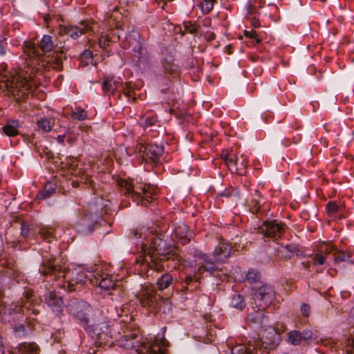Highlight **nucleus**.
Returning <instances> with one entry per match:
<instances>
[{
	"instance_id": "nucleus-1",
	"label": "nucleus",
	"mask_w": 354,
	"mask_h": 354,
	"mask_svg": "<svg viewBox=\"0 0 354 354\" xmlns=\"http://www.w3.org/2000/svg\"><path fill=\"white\" fill-rule=\"evenodd\" d=\"M147 242L142 245L140 257H142V262L149 263L151 269L160 270L161 265L159 262V256L165 257L172 251V246L163 239L160 234H154L149 231L147 234Z\"/></svg>"
},
{
	"instance_id": "nucleus-2",
	"label": "nucleus",
	"mask_w": 354,
	"mask_h": 354,
	"mask_svg": "<svg viewBox=\"0 0 354 354\" xmlns=\"http://www.w3.org/2000/svg\"><path fill=\"white\" fill-rule=\"evenodd\" d=\"M118 185L124 195L131 197L137 204L141 203L142 205H147L149 200L153 198L157 194L155 187L142 182L134 183L127 180H120Z\"/></svg>"
},
{
	"instance_id": "nucleus-3",
	"label": "nucleus",
	"mask_w": 354,
	"mask_h": 354,
	"mask_svg": "<svg viewBox=\"0 0 354 354\" xmlns=\"http://www.w3.org/2000/svg\"><path fill=\"white\" fill-rule=\"evenodd\" d=\"M40 272L43 275H55L56 278H63L67 280V281L73 285L78 283L82 281V277L84 274L80 272L77 274L80 278L70 279L69 274H71L70 270L65 266H61L56 263V260L53 258H45L44 259L43 263L41 266Z\"/></svg>"
},
{
	"instance_id": "nucleus-4",
	"label": "nucleus",
	"mask_w": 354,
	"mask_h": 354,
	"mask_svg": "<svg viewBox=\"0 0 354 354\" xmlns=\"http://www.w3.org/2000/svg\"><path fill=\"white\" fill-rule=\"evenodd\" d=\"M24 71L11 75L6 80V86L14 95L21 93V97H24L32 91L35 81L32 79H27Z\"/></svg>"
},
{
	"instance_id": "nucleus-5",
	"label": "nucleus",
	"mask_w": 354,
	"mask_h": 354,
	"mask_svg": "<svg viewBox=\"0 0 354 354\" xmlns=\"http://www.w3.org/2000/svg\"><path fill=\"white\" fill-rule=\"evenodd\" d=\"M54 48V44L52 39V37L50 35H44L39 44V46H37L35 44L32 42H27L24 46V53L30 57V59H33L31 61L30 64L35 65L38 64L40 65L39 62V57L41 56L40 50L43 53L50 52Z\"/></svg>"
},
{
	"instance_id": "nucleus-6",
	"label": "nucleus",
	"mask_w": 354,
	"mask_h": 354,
	"mask_svg": "<svg viewBox=\"0 0 354 354\" xmlns=\"http://www.w3.org/2000/svg\"><path fill=\"white\" fill-rule=\"evenodd\" d=\"M99 26L93 21H82L80 26H61L59 30L60 35H68L73 39H77L80 35L89 32V35L97 32Z\"/></svg>"
},
{
	"instance_id": "nucleus-7",
	"label": "nucleus",
	"mask_w": 354,
	"mask_h": 354,
	"mask_svg": "<svg viewBox=\"0 0 354 354\" xmlns=\"http://www.w3.org/2000/svg\"><path fill=\"white\" fill-rule=\"evenodd\" d=\"M138 299L142 307L160 308L162 302H168L157 294L153 288L147 287L142 289L138 295Z\"/></svg>"
},
{
	"instance_id": "nucleus-8",
	"label": "nucleus",
	"mask_w": 354,
	"mask_h": 354,
	"mask_svg": "<svg viewBox=\"0 0 354 354\" xmlns=\"http://www.w3.org/2000/svg\"><path fill=\"white\" fill-rule=\"evenodd\" d=\"M280 336L275 328L272 326L263 329L261 331V340L256 342V346H260V354H263L261 348L272 350L275 348L279 344Z\"/></svg>"
},
{
	"instance_id": "nucleus-9",
	"label": "nucleus",
	"mask_w": 354,
	"mask_h": 354,
	"mask_svg": "<svg viewBox=\"0 0 354 354\" xmlns=\"http://www.w3.org/2000/svg\"><path fill=\"white\" fill-rule=\"evenodd\" d=\"M275 298V292L270 285H263L255 292V300L258 310H265L272 303Z\"/></svg>"
},
{
	"instance_id": "nucleus-10",
	"label": "nucleus",
	"mask_w": 354,
	"mask_h": 354,
	"mask_svg": "<svg viewBox=\"0 0 354 354\" xmlns=\"http://www.w3.org/2000/svg\"><path fill=\"white\" fill-rule=\"evenodd\" d=\"M93 337L96 338L100 344H105L113 337L111 326L106 320L97 321L89 326Z\"/></svg>"
},
{
	"instance_id": "nucleus-11",
	"label": "nucleus",
	"mask_w": 354,
	"mask_h": 354,
	"mask_svg": "<svg viewBox=\"0 0 354 354\" xmlns=\"http://www.w3.org/2000/svg\"><path fill=\"white\" fill-rule=\"evenodd\" d=\"M169 342L165 338H162L153 342L142 343V348H136V351L139 354H165Z\"/></svg>"
},
{
	"instance_id": "nucleus-12",
	"label": "nucleus",
	"mask_w": 354,
	"mask_h": 354,
	"mask_svg": "<svg viewBox=\"0 0 354 354\" xmlns=\"http://www.w3.org/2000/svg\"><path fill=\"white\" fill-rule=\"evenodd\" d=\"M259 232L265 237L277 239L284 232V225L276 221H266L259 228Z\"/></svg>"
},
{
	"instance_id": "nucleus-13",
	"label": "nucleus",
	"mask_w": 354,
	"mask_h": 354,
	"mask_svg": "<svg viewBox=\"0 0 354 354\" xmlns=\"http://www.w3.org/2000/svg\"><path fill=\"white\" fill-rule=\"evenodd\" d=\"M138 337V330L136 328L131 331H124V335L117 339V343L119 346L125 349L138 348L140 344L137 339Z\"/></svg>"
},
{
	"instance_id": "nucleus-14",
	"label": "nucleus",
	"mask_w": 354,
	"mask_h": 354,
	"mask_svg": "<svg viewBox=\"0 0 354 354\" xmlns=\"http://www.w3.org/2000/svg\"><path fill=\"white\" fill-rule=\"evenodd\" d=\"M139 151L142 153V158L156 162L163 152V147L156 144H150L139 145Z\"/></svg>"
},
{
	"instance_id": "nucleus-15",
	"label": "nucleus",
	"mask_w": 354,
	"mask_h": 354,
	"mask_svg": "<svg viewBox=\"0 0 354 354\" xmlns=\"http://www.w3.org/2000/svg\"><path fill=\"white\" fill-rule=\"evenodd\" d=\"M70 313L77 319L87 322L88 315L87 311L89 310V306L82 301H73L69 305Z\"/></svg>"
},
{
	"instance_id": "nucleus-16",
	"label": "nucleus",
	"mask_w": 354,
	"mask_h": 354,
	"mask_svg": "<svg viewBox=\"0 0 354 354\" xmlns=\"http://www.w3.org/2000/svg\"><path fill=\"white\" fill-rule=\"evenodd\" d=\"M225 162L231 172L239 175H245L248 165V162L245 158H242L240 166H238V156L236 154L233 153Z\"/></svg>"
},
{
	"instance_id": "nucleus-17",
	"label": "nucleus",
	"mask_w": 354,
	"mask_h": 354,
	"mask_svg": "<svg viewBox=\"0 0 354 354\" xmlns=\"http://www.w3.org/2000/svg\"><path fill=\"white\" fill-rule=\"evenodd\" d=\"M127 41L129 47L136 53V56L140 59L142 55V47L138 31L135 30L131 31L127 37Z\"/></svg>"
},
{
	"instance_id": "nucleus-18",
	"label": "nucleus",
	"mask_w": 354,
	"mask_h": 354,
	"mask_svg": "<svg viewBox=\"0 0 354 354\" xmlns=\"http://www.w3.org/2000/svg\"><path fill=\"white\" fill-rule=\"evenodd\" d=\"M122 86V83L115 80L113 76L105 75L102 81V90L103 92L107 95H113L115 91Z\"/></svg>"
},
{
	"instance_id": "nucleus-19",
	"label": "nucleus",
	"mask_w": 354,
	"mask_h": 354,
	"mask_svg": "<svg viewBox=\"0 0 354 354\" xmlns=\"http://www.w3.org/2000/svg\"><path fill=\"white\" fill-rule=\"evenodd\" d=\"M231 251L232 247L228 243L221 241L214 251V257L216 261H225L230 256Z\"/></svg>"
},
{
	"instance_id": "nucleus-20",
	"label": "nucleus",
	"mask_w": 354,
	"mask_h": 354,
	"mask_svg": "<svg viewBox=\"0 0 354 354\" xmlns=\"http://www.w3.org/2000/svg\"><path fill=\"white\" fill-rule=\"evenodd\" d=\"M46 303L50 306L53 311L57 315L62 312L64 302L61 297L58 296L55 292H50L45 298Z\"/></svg>"
},
{
	"instance_id": "nucleus-21",
	"label": "nucleus",
	"mask_w": 354,
	"mask_h": 354,
	"mask_svg": "<svg viewBox=\"0 0 354 354\" xmlns=\"http://www.w3.org/2000/svg\"><path fill=\"white\" fill-rule=\"evenodd\" d=\"M64 55L62 53L55 52L48 59L41 61V66L49 68L52 67L55 70H61L62 67V59Z\"/></svg>"
},
{
	"instance_id": "nucleus-22",
	"label": "nucleus",
	"mask_w": 354,
	"mask_h": 354,
	"mask_svg": "<svg viewBox=\"0 0 354 354\" xmlns=\"http://www.w3.org/2000/svg\"><path fill=\"white\" fill-rule=\"evenodd\" d=\"M198 268L197 273L202 274L204 271L213 272L216 270L214 263L208 259L205 254H201L198 257Z\"/></svg>"
},
{
	"instance_id": "nucleus-23",
	"label": "nucleus",
	"mask_w": 354,
	"mask_h": 354,
	"mask_svg": "<svg viewBox=\"0 0 354 354\" xmlns=\"http://www.w3.org/2000/svg\"><path fill=\"white\" fill-rule=\"evenodd\" d=\"M18 352L21 354H39V347L34 342L20 344L18 347Z\"/></svg>"
},
{
	"instance_id": "nucleus-24",
	"label": "nucleus",
	"mask_w": 354,
	"mask_h": 354,
	"mask_svg": "<svg viewBox=\"0 0 354 354\" xmlns=\"http://www.w3.org/2000/svg\"><path fill=\"white\" fill-rule=\"evenodd\" d=\"M298 252L296 246L292 245H281L277 249L278 255L281 259H290Z\"/></svg>"
},
{
	"instance_id": "nucleus-25",
	"label": "nucleus",
	"mask_w": 354,
	"mask_h": 354,
	"mask_svg": "<svg viewBox=\"0 0 354 354\" xmlns=\"http://www.w3.org/2000/svg\"><path fill=\"white\" fill-rule=\"evenodd\" d=\"M19 122L17 120H8L3 127V132L8 136L12 137L19 134Z\"/></svg>"
},
{
	"instance_id": "nucleus-26",
	"label": "nucleus",
	"mask_w": 354,
	"mask_h": 354,
	"mask_svg": "<svg viewBox=\"0 0 354 354\" xmlns=\"http://www.w3.org/2000/svg\"><path fill=\"white\" fill-rule=\"evenodd\" d=\"M256 344L254 345L249 344L248 346L240 345L232 348V354H259V350H257Z\"/></svg>"
},
{
	"instance_id": "nucleus-27",
	"label": "nucleus",
	"mask_w": 354,
	"mask_h": 354,
	"mask_svg": "<svg viewBox=\"0 0 354 354\" xmlns=\"http://www.w3.org/2000/svg\"><path fill=\"white\" fill-rule=\"evenodd\" d=\"M261 196L259 191L255 190L252 199L248 202L249 210L252 214H256L261 208Z\"/></svg>"
},
{
	"instance_id": "nucleus-28",
	"label": "nucleus",
	"mask_w": 354,
	"mask_h": 354,
	"mask_svg": "<svg viewBox=\"0 0 354 354\" xmlns=\"http://www.w3.org/2000/svg\"><path fill=\"white\" fill-rule=\"evenodd\" d=\"M174 233L176 236L180 239L182 244H187L189 241L188 237L189 232L187 225L184 224L178 225L176 227Z\"/></svg>"
},
{
	"instance_id": "nucleus-29",
	"label": "nucleus",
	"mask_w": 354,
	"mask_h": 354,
	"mask_svg": "<svg viewBox=\"0 0 354 354\" xmlns=\"http://www.w3.org/2000/svg\"><path fill=\"white\" fill-rule=\"evenodd\" d=\"M99 286L101 288L109 290L110 289H113L115 287L116 282L113 280L112 276L106 274L104 277L102 276L101 277Z\"/></svg>"
},
{
	"instance_id": "nucleus-30",
	"label": "nucleus",
	"mask_w": 354,
	"mask_h": 354,
	"mask_svg": "<svg viewBox=\"0 0 354 354\" xmlns=\"http://www.w3.org/2000/svg\"><path fill=\"white\" fill-rule=\"evenodd\" d=\"M172 281V276L169 273H165L157 281L158 288L160 290H163L167 288L171 284Z\"/></svg>"
},
{
	"instance_id": "nucleus-31",
	"label": "nucleus",
	"mask_w": 354,
	"mask_h": 354,
	"mask_svg": "<svg viewBox=\"0 0 354 354\" xmlns=\"http://www.w3.org/2000/svg\"><path fill=\"white\" fill-rule=\"evenodd\" d=\"M37 130L43 133H48L51 131L53 124L51 122L46 118H41L36 122Z\"/></svg>"
},
{
	"instance_id": "nucleus-32",
	"label": "nucleus",
	"mask_w": 354,
	"mask_h": 354,
	"mask_svg": "<svg viewBox=\"0 0 354 354\" xmlns=\"http://www.w3.org/2000/svg\"><path fill=\"white\" fill-rule=\"evenodd\" d=\"M162 64L166 73H171L176 69V66L174 64V59L171 55L165 57L162 60Z\"/></svg>"
},
{
	"instance_id": "nucleus-33",
	"label": "nucleus",
	"mask_w": 354,
	"mask_h": 354,
	"mask_svg": "<svg viewBox=\"0 0 354 354\" xmlns=\"http://www.w3.org/2000/svg\"><path fill=\"white\" fill-rule=\"evenodd\" d=\"M351 257L352 253L351 252L337 251L334 253V261L335 263L350 262L351 261Z\"/></svg>"
},
{
	"instance_id": "nucleus-34",
	"label": "nucleus",
	"mask_w": 354,
	"mask_h": 354,
	"mask_svg": "<svg viewBox=\"0 0 354 354\" xmlns=\"http://www.w3.org/2000/svg\"><path fill=\"white\" fill-rule=\"evenodd\" d=\"M302 341L301 334L298 330H292L288 333V342L292 345H299Z\"/></svg>"
},
{
	"instance_id": "nucleus-35",
	"label": "nucleus",
	"mask_w": 354,
	"mask_h": 354,
	"mask_svg": "<svg viewBox=\"0 0 354 354\" xmlns=\"http://www.w3.org/2000/svg\"><path fill=\"white\" fill-rule=\"evenodd\" d=\"M261 279V273L255 269H250L246 274V280L250 283L258 282Z\"/></svg>"
},
{
	"instance_id": "nucleus-36",
	"label": "nucleus",
	"mask_w": 354,
	"mask_h": 354,
	"mask_svg": "<svg viewBox=\"0 0 354 354\" xmlns=\"http://www.w3.org/2000/svg\"><path fill=\"white\" fill-rule=\"evenodd\" d=\"M231 305L235 308L242 310L245 306V303L241 295H235L232 298Z\"/></svg>"
},
{
	"instance_id": "nucleus-37",
	"label": "nucleus",
	"mask_w": 354,
	"mask_h": 354,
	"mask_svg": "<svg viewBox=\"0 0 354 354\" xmlns=\"http://www.w3.org/2000/svg\"><path fill=\"white\" fill-rule=\"evenodd\" d=\"M71 118L77 120H85L87 118V113L80 107L75 108L71 113Z\"/></svg>"
},
{
	"instance_id": "nucleus-38",
	"label": "nucleus",
	"mask_w": 354,
	"mask_h": 354,
	"mask_svg": "<svg viewBox=\"0 0 354 354\" xmlns=\"http://www.w3.org/2000/svg\"><path fill=\"white\" fill-rule=\"evenodd\" d=\"M41 237L47 242L50 241V239L53 238V230L48 227H42L39 232Z\"/></svg>"
},
{
	"instance_id": "nucleus-39",
	"label": "nucleus",
	"mask_w": 354,
	"mask_h": 354,
	"mask_svg": "<svg viewBox=\"0 0 354 354\" xmlns=\"http://www.w3.org/2000/svg\"><path fill=\"white\" fill-rule=\"evenodd\" d=\"M122 88L124 94L129 97H132V101H136V93H134V89L131 86V83H127L125 86H121Z\"/></svg>"
},
{
	"instance_id": "nucleus-40",
	"label": "nucleus",
	"mask_w": 354,
	"mask_h": 354,
	"mask_svg": "<svg viewBox=\"0 0 354 354\" xmlns=\"http://www.w3.org/2000/svg\"><path fill=\"white\" fill-rule=\"evenodd\" d=\"M214 0H203L200 4V7L203 13H209L214 7Z\"/></svg>"
},
{
	"instance_id": "nucleus-41",
	"label": "nucleus",
	"mask_w": 354,
	"mask_h": 354,
	"mask_svg": "<svg viewBox=\"0 0 354 354\" xmlns=\"http://www.w3.org/2000/svg\"><path fill=\"white\" fill-rule=\"evenodd\" d=\"M55 187H50L47 188V185H46L44 189L38 194L37 198L39 199H45L46 198H48L55 192Z\"/></svg>"
},
{
	"instance_id": "nucleus-42",
	"label": "nucleus",
	"mask_w": 354,
	"mask_h": 354,
	"mask_svg": "<svg viewBox=\"0 0 354 354\" xmlns=\"http://www.w3.org/2000/svg\"><path fill=\"white\" fill-rule=\"evenodd\" d=\"M200 277L201 274L197 273V270L194 274L187 275L185 279L186 286H185L184 288L188 289V286H190L192 282L198 281L200 279Z\"/></svg>"
},
{
	"instance_id": "nucleus-43",
	"label": "nucleus",
	"mask_w": 354,
	"mask_h": 354,
	"mask_svg": "<svg viewBox=\"0 0 354 354\" xmlns=\"http://www.w3.org/2000/svg\"><path fill=\"white\" fill-rule=\"evenodd\" d=\"M326 261V257L322 254H316L313 258H312V264L315 266H321L323 265L325 263Z\"/></svg>"
},
{
	"instance_id": "nucleus-44",
	"label": "nucleus",
	"mask_w": 354,
	"mask_h": 354,
	"mask_svg": "<svg viewBox=\"0 0 354 354\" xmlns=\"http://www.w3.org/2000/svg\"><path fill=\"white\" fill-rule=\"evenodd\" d=\"M99 218V215L97 214H93L92 212H87L85 213V218L84 219V222L86 223V221H88L91 225L96 223L97 221V219Z\"/></svg>"
},
{
	"instance_id": "nucleus-45",
	"label": "nucleus",
	"mask_w": 354,
	"mask_h": 354,
	"mask_svg": "<svg viewBox=\"0 0 354 354\" xmlns=\"http://www.w3.org/2000/svg\"><path fill=\"white\" fill-rule=\"evenodd\" d=\"M243 34L246 37L254 39L256 44H259L261 41V40L258 37L257 32L254 30H244Z\"/></svg>"
},
{
	"instance_id": "nucleus-46",
	"label": "nucleus",
	"mask_w": 354,
	"mask_h": 354,
	"mask_svg": "<svg viewBox=\"0 0 354 354\" xmlns=\"http://www.w3.org/2000/svg\"><path fill=\"white\" fill-rule=\"evenodd\" d=\"M158 122V119L156 115L148 116L145 120V124H143L145 128L151 127L155 125Z\"/></svg>"
},
{
	"instance_id": "nucleus-47",
	"label": "nucleus",
	"mask_w": 354,
	"mask_h": 354,
	"mask_svg": "<svg viewBox=\"0 0 354 354\" xmlns=\"http://www.w3.org/2000/svg\"><path fill=\"white\" fill-rule=\"evenodd\" d=\"M84 59L86 60L85 65L88 64L89 62H92L93 55H92V52L91 50H86L84 51V53L81 55L80 62L82 64H83Z\"/></svg>"
},
{
	"instance_id": "nucleus-48",
	"label": "nucleus",
	"mask_w": 354,
	"mask_h": 354,
	"mask_svg": "<svg viewBox=\"0 0 354 354\" xmlns=\"http://www.w3.org/2000/svg\"><path fill=\"white\" fill-rule=\"evenodd\" d=\"M338 209L337 204L333 201H330L326 205V212L328 214H335L338 211Z\"/></svg>"
},
{
	"instance_id": "nucleus-49",
	"label": "nucleus",
	"mask_w": 354,
	"mask_h": 354,
	"mask_svg": "<svg viewBox=\"0 0 354 354\" xmlns=\"http://www.w3.org/2000/svg\"><path fill=\"white\" fill-rule=\"evenodd\" d=\"M24 296L26 299V301L24 303V306L26 307V308H30V306H26V304L33 296V291L32 290H28L24 292Z\"/></svg>"
},
{
	"instance_id": "nucleus-50",
	"label": "nucleus",
	"mask_w": 354,
	"mask_h": 354,
	"mask_svg": "<svg viewBox=\"0 0 354 354\" xmlns=\"http://www.w3.org/2000/svg\"><path fill=\"white\" fill-rule=\"evenodd\" d=\"M301 310L304 316L308 317L310 313V306L307 304H303Z\"/></svg>"
},
{
	"instance_id": "nucleus-51",
	"label": "nucleus",
	"mask_w": 354,
	"mask_h": 354,
	"mask_svg": "<svg viewBox=\"0 0 354 354\" xmlns=\"http://www.w3.org/2000/svg\"><path fill=\"white\" fill-rule=\"evenodd\" d=\"M301 334L302 339H304V340L310 339L313 337V333L310 330H303V332Z\"/></svg>"
},
{
	"instance_id": "nucleus-52",
	"label": "nucleus",
	"mask_w": 354,
	"mask_h": 354,
	"mask_svg": "<svg viewBox=\"0 0 354 354\" xmlns=\"http://www.w3.org/2000/svg\"><path fill=\"white\" fill-rule=\"evenodd\" d=\"M28 232H29L28 225L27 224L23 223L21 224V235L23 237H26L28 235Z\"/></svg>"
},
{
	"instance_id": "nucleus-53",
	"label": "nucleus",
	"mask_w": 354,
	"mask_h": 354,
	"mask_svg": "<svg viewBox=\"0 0 354 354\" xmlns=\"http://www.w3.org/2000/svg\"><path fill=\"white\" fill-rule=\"evenodd\" d=\"M81 179L84 180V183L85 185L86 184H88L90 185L92 187H93V180L88 176L87 174H84V173H82V176H81Z\"/></svg>"
},
{
	"instance_id": "nucleus-54",
	"label": "nucleus",
	"mask_w": 354,
	"mask_h": 354,
	"mask_svg": "<svg viewBox=\"0 0 354 354\" xmlns=\"http://www.w3.org/2000/svg\"><path fill=\"white\" fill-rule=\"evenodd\" d=\"M234 153L232 152V151H228V150H223L221 153V158L225 161L226 162L227 160V159H229V158L230 157V156L232 154H233Z\"/></svg>"
},
{
	"instance_id": "nucleus-55",
	"label": "nucleus",
	"mask_w": 354,
	"mask_h": 354,
	"mask_svg": "<svg viewBox=\"0 0 354 354\" xmlns=\"http://www.w3.org/2000/svg\"><path fill=\"white\" fill-rule=\"evenodd\" d=\"M185 28L187 29V31L191 34L196 32V28L193 25H191L190 27L185 26Z\"/></svg>"
},
{
	"instance_id": "nucleus-56",
	"label": "nucleus",
	"mask_w": 354,
	"mask_h": 354,
	"mask_svg": "<svg viewBox=\"0 0 354 354\" xmlns=\"http://www.w3.org/2000/svg\"><path fill=\"white\" fill-rule=\"evenodd\" d=\"M148 231V229H145L142 227L140 230V232H138L137 231L135 232V236H137V234H139V237H141L142 234H146L147 232Z\"/></svg>"
},
{
	"instance_id": "nucleus-57",
	"label": "nucleus",
	"mask_w": 354,
	"mask_h": 354,
	"mask_svg": "<svg viewBox=\"0 0 354 354\" xmlns=\"http://www.w3.org/2000/svg\"><path fill=\"white\" fill-rule=\"evenodd\" d=\"M312 263V261H304L301 263L304 269H308Z\"/></svg>"
},
{
	"instance_id": "nucleus-58",
	"label": "nucleus",
	"mask_w": 354,
	"mask_h": 354,
	"mask_svg": "<svg viewBox=\"0 0 354 354\" xmlns=\"http://www.w3.org/2000/svg\"><path fill=\"white\" fill-rule=\"evenodd\" d=\"M252 26L254 27V28H258L260 26V22L257 20L256 19H253L252 21Z\"/></svg>"
},
{
	"instance_id": "nucleus-59",
	"label": "nucleus",
	"mask_w": 354,
	"mask_h": 354,
	"mask_svg": "<svg viewBox=\"0 0 354 354\" xmlns=\"http://www.w3.org/2000/svg\"><path fill=\"white\" fill-rule=\"evenodd\" d=\"M65 136L64 135H59L57 136V142L62 144L64 142Z\"/></svg>"
},
{
	"instance_id": "nucleus-60",
	"label": "nucleus",
	"mask_w": 354,
	"mask_h": 354,
	"mask_svg": "<svg viewBox=\"0 0 354 354\" xmlns=\"http://www.w3.org/2000/svg\"><path fill=\"white\" fill-rule=\"evenodd\" d=\"M6 53V50L3 44L1 41H0V55H4Z\"/></svg>"
},
{
	"instance_id": "nucleus-61",
	"label": "nucleus",
	"mask_w": 354,
	"mask_h": 354,
	"mask_svg": "<svg viewBox=\"0 0 354 354\" xmlns=\"http://www.w3.org/2000/svg\"><path fill=\"white\" fill-rule=\"evenodd\" d=\"M15 330L17 332L24 331V325L20 324L18 326L15 327Z\"/></svg>"
},
{
	"instance_id": "nucleus-62",
	"label": "nucleus",
	"mask_w": 354,
	"mask_h": 354,
	"mask_svg": "<svg viewBox=\"0 0 354 354\" xmlns=\"http://www.w3.org/2000/svg\"><path fill=\"white\" fill-rule=\"evenodd\" d=\"M99 45L101 46V47H103V48H105L106 47V41H103L102 39H100L99 40Z\"/></svg>"
},
{
	"instance_id": "nucleus-63",
	"label": "nucleus",
	"mask_w": 354,
	"mask_h": 354,
	"mask_svg": "<svg viewBox=\"0 0 354 354\" xmlns=\"http://www.w3.org/2000/svg\"><path fill=\"white\" fill-rule=\"evenodd\" d=\"M80 183L77 181H73L72 182V186L75 188L79 186Z\"/></svg>"
},
{
	"instance_id": "nucleus-64",
	"label": "nucleus",
	"mask_w": 354,
	"mask_h": 354,
	"mask_svg": "<svg viewBox=\"0 0 354 354\" xmlns=\"http://www.w3.org/2000/svg\"><path fill=\"white\" fill-rule=\"evenodd\" d=\"M333 250H335V248H333V246H330L329 249H326V252L329 253Z\"/></svg>"
}]
</instances>
